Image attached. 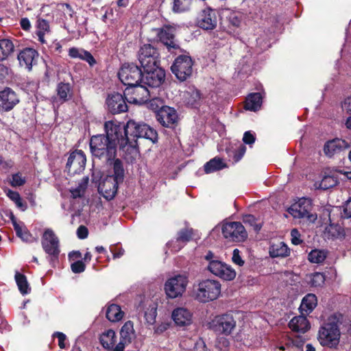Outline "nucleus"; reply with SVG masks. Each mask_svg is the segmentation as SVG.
<instances>
[{"mask_svg": "<svg viewBox=\"0 0 351 351\" xmlns=\"http://www.w3.org/2000/svg\"><path fill=\"white\" fill-rule=\"evenodd\" d=\"M246 152V147L244 145H240L239 147L233 150L232 152V157L233 160L234 162H239L244 156L245 153Z\"/></svg>", "mask_w": 351, "mask_h": 351, "instance_id": "864d4df0", "label": "nucleus"}, {"mask_svg": "<svg viewBox=\"0 0 351 351\" xmlns=\"http://www.w3.org/2000/svg\"><path fill=\"white\" fill-rule=\"evenodd\" d=\"M14 278L19 290L22 295H27L30 293L31 288L25 275L16 271Z\"/></svg>", "mask_w": 351, "mask_h": 351, "instance_id": "58836bf2", "label": "nucleus"}, {"mask_svg": "<svg viewBox=\"0 0 351 351\" xmlns=\"http://www.w3.org/2000/svg\"><path fill=\"white\" fill-rule=\"evenodd\" d=\"M38 55V51L34 48L25 47L19 52L17 58L19 64L30 71L33 65L36 64Z\"/></svg>", "mask_w": 351, "mask_h": 351, "instance_id": "5701e85b", "label": "nucleus"}, {"mask_svg": "<svg viewBox=\"0 0 351 351\" xmlns=\"http://www.w3.org/2000/svg\"><path fill=\"white\" fill-rule=\"evenodd\" d=\"M232 260L234 264L238 265L239 266H243L245 263L244 261L242 259L241 256H240L239 250L237 248L233 250Z\"/></svg>", "mask_w": 351, "mask_h": 351, "instance_id": "4d7b16f0", "label": "nucleus"}, {"mask_svg": "<svg viewBox=\"0 0 351 351\" xmlns=\"http://www.w3.org/2000/svg\"><path fill=\"white\" fill-rule=\"evenodd\" d=\"M110 251L112 253L114 258H118L121 257L124 254V250L117 246L110 247Z\"/></svg>", "mask_w": 351, "mask_h": 351, "instance_id": "0e129e2a", "label": "nucleus"}, {"mask_svg": "<svg viewBox=\"0 0 351 351\" xmlns=\"http://www.w3.org/2000/svg\"><path fill=\"white\" fill-rule=\"evenodd\" d=\"M7 196L14 202H15L16 200L19 201V199L21 197V195L19 192L14 191L10 189L8 191Z\"/></svg>", "mask_w": 351, "mask_h": 351, "instance_id": "338daca9", "label": "nucleus"}, {"mask_svg": "<svg viewBox=\"0 0 351 351\" xmlns=\"http://www.w3.org/2000/svg\"><path fill=\"white\" fill-rule=\"evenodd\" d=\"M26 180L21 173L18 172L12 176L11 185L13 187L21 186L25 184Z\"/></svg>", "mask_w": 351, "mask_h": 351, "instance_id": "3c124183", "label": "nucleus"}, {"mask_svg": "<svg viewBox=\"0 0 351 351\" xmlns=\"http://www.w3.org/2000/svg\"><path fill=\"white\" fill-rule=\"evenodd\" d=\"M86 190V185L83 184H79V185L70 190L71 197L73 199L80 198L84 196Z\"/></svg>", "mask_w": 351, "mask_h": 351, "instance_id": "603ef678", "label": "nucleus"}, {"mask_svg": "<svg viewBox=\"0 0 351 351\" xmlns=\"http://www.w3.org/2000/svg\"><path fill=\"white\" fill-rule=\"evenodd\" d=\"M53 337H56L58 339V346L61 349L65 348V340L66 339V335L61 332H56L53 333Z\"/></svg>", "mask_w": 351, "mask_h": 351, "instance_id": "bf43d9fd", "label": "nucleus"}, {"mask_svg": "<svg viewBox=\"0 0 351 351\" xmlns=\"http://www.w3.org/2000/svg\"><path fill=\"white\" fill-rule=\"evenodd\" d=\"M156 120L165 128H170L178 121V114L176 110L168 106H166L159 110L156 115Z\"/></svg>", "mask_w": 351, "mask_h": 351, "instance_id": "4be33fe9", "label": "nucleus"}, {"mask_svg": "<svg viewBox=\"0 0 351 351\" xmlns=\"http://www.w3.org/2000/svg\"><path fill=\"white\" fill-rule=\"evenodd\" d=\"M126 101L125 95L121 93H113L109 95L106 99L108 111L112 114L127 112L128 106L126 104Z\"/></svg>", "mask_w": 351, "mask_h": 351, "instance_id": "f3484780", "label": "nucleus"}, {"mask_svg": "<svg viewBox=\"0 0 351 351\" xmlns=\"http://www.w3.org/2000/svg\"><path fill=\"white\" fill-rule=\"evenodd\" d=\"M56 93L61 104L65 103L71 99L73 96V85L69 82H61L57 84Z\"/></svg>", "mask_w": 351, "mask_h": 351, "instance_id": "c85d7f7f", "label": "nucleus"}, {"mask_svg": "<svg viewBox=\"0 0 351 351\" xmlns=\"http://www.w3.org/2000/svg\"><path fill=\"white\" fill-rule=\"evenodd\" d=\"M256 138L254 135L250 132L247 131L244 133L243 141L247 145H252L255 142Z\"/></svg>", "mask_w": 351, "mask_h": 351, "instance_id": "052dcab7", "label": "nucleus"}, {"mask_svg": "<svg viewBox=\"0 0 351 351\" xmlns=\"http://www.w3.org/2000/svg\"><path fill=\"white\" fill-rule=\"evenodd\" d=\"M243 222L253 228L255 232L258 233L262 228L263 224L257 223V219L254 215L248 214L243 217Z\"/></svg>", "mask_w": 351, "mask_h": 351, "instance_id": "49530a36", "label": "nucleus"}, {"mask_svg": "<svg viewBox=\"0 0 351 351\" xmlns=\"http://www.w3.org/2000/svg\"><path fill=\"white\" fill-rule=\"evenodd\" d=\"M138 59L143 69H150L160 64L158 48L152 44H144L138 52Z\"/></svg>", "mask_w": 351, "mask_h": 351, "instance_id": "0eeeda50", "label": "nucleus"}, {"mask_svg": "<svg viewBox=\"0 0 351 351\" xmlns=\"http://www.w3.org/2000/svg\"><path fill=\"white\" fill-rule=\"evenodd\" d=\"M104 128L105 134L92 136L89 146L93 160L97 159L104 164H111L114 160L118 145L132 160L139 154L138 139L143 138L153 144L158 140L155 129L144 122L132 119L125 125L108 121Z\"/></svg>", "mask_w": 351, "mask_h": 351, "instance_id": "f257e3e1", "label": "nucleus"}, {"mask_svg": "<svg viewBox=\"0 0 351 351\" xmlns=\"http://www.w3.org/2000/svg\"><path fill=\"white\" fill-rule=\"evenodd\" d=\"M110 165H112L113 173L108 175V177H112L113 180L117 181L119 183H123L125 178V169L123 167V162L119 158H114Z\"/></svg>", "mask_w": 351, "mask_h": 351, "instance_id": "72a5a7b5", "label": "nucleus"}, {"mask_svg": "<svg viewBox=\"0 0 351 351\" xmlns=\"http://www.w3.org/2000/svg\"><path fill=\"white\" fill-rule=\"evenodd\" d=\"M10 219L12 221L16 236L19 237L22 241L26 243H32L36 240V239L33 237L32 234L26 227L23 228L17 223L16 219L13 214H11Z\"/></svg>", "mask_w": 351, "mask_h": 351, "instance_id": "473e14b6", "label": "nucleus"}, {"mask_svg": "<svg viewBox=\"0 0 351 351\" xmlns=\"http://www.w3.org/2000/svg\"><path fill=\"white\" fill-rule=\"evenodd\" d=\"M269 253L271 258H285L290 255V249L284 242L273 243Z\"/></svg>", "mask_w": 351, "mask_h": 351, "instance_id": "2f4dec72", "label": "nucleus"}, {"mask_svg": "<svg viewBox=\"0 0 351 351\" xmlns=\"http://www.w3.org/2000/svg\"><path fill=\"white\" fill-rule=\"evenodd\" d=\"M339 319L336 315L328 317L319 327L317 340L323 347L337 348L340 341L341 332Z\"/></svg>", "mask_w": 351, "mask_h": 351, "instance_id": "f03ea898", "label": "nucleus"}, {"mask_svg": "<svg viewBox=\"0 0 351 351\" xmlns=\"http://www.w3.org/2000/svg\"><path fill=\"white\" fill-rule=\"evenodd\" d=\"M80 60L87 62L90 66L96 64V60L93 55L86 50H83Z\"/></svg>", "mask_w": 351, "mask_h": 351, "instance_id": "6e6d98bb", "label": "nucleus"}, {"mask_svg": "<svg viewBox=\"0 0 351 351\" xmlns=\"http://www.w3.org/2000/svg\"><path fill=\"white\" fill-rule=\"evenodd\" d=\"M195 230L190 227H185L177 232L175 239L169 241L167 245L173 252L180 251L187 243L193 239Z\"/></svg>", "mask_w": 351, "mask_h": 351, "instance_id": "2eb2a0df", "label": "nucleus"}, {"mask_svg": "<svg viewBox=\"0 0 351 351\" xmlns=\"http://www.w3.org/2000/svg\"><path fill=\"white\" fill-rule=\"evenodd\" d=\"M226 167L227 165L223 162V159L219 157H215L206 162L204 169L206 173H210L221 170Z\"/></svg>", "mask_w": 351, "mask_h": 351, "instance_id": "4c0bfd02", "label": "nucleus"}, {"mask_svg": "<svg viewBox=\"0 0 351 351\" xmlns=\"http://www.w3.org/2000/svg\"><path fill=\"white\" fill-rule=\"evenodd\" d=\"M343 214L345 217L351 218V197L346 202L344 206Z\"/></svg>", "mask_w": 351, "mask_h": 351, "instance_id": "69168bd1", "label": "nucleus"}, {"mask_svg": "<svg viewBox=\"0 0 351 351\" xmlns=\"http://www.w3.org/2000/svg\"><path fill=\"white\" fill-rule=\"evenodd\" d=\"M171 317L176 326H186L191 324L193 314L186 308L178 307L173 311Z\"/></svg>", "mask_w": 351, "mask_h": 351, "instance_id": "393cba45", "label": "nucleus"}, {"mask_svg": "<svg viewBox=\"0 0 351 351\" xmlns=\"http://www.w3.org/2000/svg\"><path fill=\"white\" fill-rule=\"evenodd\" d=\"M327 256V252L322 250H313L308 255V260L313 263H322Z\"/></svg>", "mask_w": 351, "mask_h": 351, "instance_id": "c03bdc74", "label": "nucleus"}, {"mask_svg": "<svg viewBox=\"0 0 351 351\" xmlns=\"http://www.w3.org/2000/svg\"><path fill=\"white\" fill-rule=\"evenodd\" d=\"M221 232L224 238L233 242H243L247 238V232L241 222L239 221L224 223Z\"/></svg>", "mask_w": 351, "mask_h": 351, "instance_id": "9d476101", "label": "nucleus"}, {"mask_svg": "<svg viewBox=\"0 0 351 351\" xmlns=\"http://www.w3.org/2000/svg\"><path fill=\"white\" fill-rule=\"evenodd\" d=\"M116 334L115 332L109 329L106 332L103 334V336L101 339V343L105 347V343H106L107 347L109 346V344H114L115 342Z\"/></svg>", "mask_w": 351, "mask_h": 351, "instance_id": "8fccbe9b", "label": "nucleus"}, {"mask_svg": "<svg viewBox=\"0 0 351 351\" xmlns=\"http://www.w3.org/2000/svg\"><path fill=\"white\" fill-rule=\"evenodd\" d=\"M86 269L85 263L80 260H77L71 265V269L74 274H80L84 271Z\"/></svg>", "mask_w": 351, "mask_h": 351, "instance_id": "5fc2aeb1", "label": "nucleus"}, {"mask_svg": "<svg viewBox=\"0 0 351 351\" xmlns=\"http://www.w3.org/2000/svg\"><path fill=\"white\" fill-rule=\"evenodd\" d=\"M117 181H115L112 177L108 176L99 183L98 191L108 201L114 198L117 193L119 185Z\"/></svg>", "mask_w": 351, "mask_h": 351, "instance_id": "6ab92c4d", "label": "nucleus"}, {"mask_svg": "<svg viewBox=\"0 0 351 351\" xmlns=\"http://www.w3.org/2000/svg\"><path fill=\"white\" fill-rule=\"evenodd\" d=\"M57 8L58 10L62 13L65 21L71 20L73 19L75 12L70 4L60 3L58 4Z\"/></svg>", "mask_w": 351, "mask_h": 351, "instance_id": "de8ad7c7", "label": "nucleus"}, {"mask_svg": "<svg viewBox=\"0 0 351 351\" xmlns=\"http://www.w3.org/2000/svg\"><path fill=\"white\" fill-rule=\"evenodd\" d=\"M311 204L310 200L306 198L300 199L298 202L293 204L287 210L294 218L310 219Z\"/></svg>", "mask_w": 351, "mask_h": 351, "instance_id": "aec40b11", "label": "nucleus"}, {"mask_svg": "<svg viewBox=\"0 0 351 351\" xmlns=\"http://www.w3.org/2000/svg\"><path fill=\"white\" fill-rule=\"evenodd\" d=\"M145 104H146L147 108L154 111L156 114L165 106L164 100L159 97L148 99Z\"/></svg>", "mask_w": 351, "mask_h": 351, "instance_id": "a18cd8bd", "label": "nucleus"}, {"mask_svg": "<svg viewBox=\"0 0 351 351\" xmlns=\"http://www.w3.org/2000/svg\"><path fill=\"white\" fill-rule=\"evenodd\" d=\"M326 280V276L324 273L315 272L311 274L310 284L311 287H322Z\"/></svg>", "mask_w": 351, "mask_h": 351, "instance_id": "09e8293b", "label": "nucleus"}, {"mask_svg": "<svg viewBox=\"0 0 351 351\" xmlns=\"http://www.w3.org/2000/svg\"><path fill=\"white\" fill-rule=\"evenodd\" d=\"M193 61L188 55H180L171 66L172 73L180 82L186 81L193 73Z\"/></svg>", "mask_w": 351, "mask_h": 351, "instance_id": "423d86ee", "label": "nucleus"}, {"mask_svg": "<svg viewBox=\"0 0 351 351\" xmlns=\"http://www.w3.org/2000/svg\"><path fill=\"white\" fill-rule=\"evenodd\" d=\"M84 49H78L77 47H71L69 49V56L71 58H79L80 59V57H82V51H83Z\"/></svg>", "mask_w": 351, "mask_h": 351, "instance_id": "e2e57ef3", "label": "nucleus"}, {"mask_svg": "<svg viewBox=\"0 0 351 351\" xmlns=\"http://www.w3.org/2000/svg\"><path fill=\"white\" fill-rule=\"evenodd\" d=\"M14 46L10 39L0 40V61L5 60L13 51Z\"/></svg>", "mask_w": 351, "mask_h": 351, "instance_id": "ea45409f", "label": "nucleus"}, {"mask_svg": "<svg viewBox=\"0 0 351 351\" xmlns=\"http://www.w3.org/2000/svg\"><path fill=\"white\" fill-rule=\"evenodd\" d=\"M19 101L17 95L12 88L6 87L0 90L1 112H7L12 110Z\"/></svg>", "mask_w": 351, "mask_h": 351, "instance_id": "a211bd4d", "label": "nucleus"}, {"mask_svg": "<svg viewBox=\"0 0 351 351\" xmlns=\"http://www.w3.org/2000/svg\"><path fill=\"white\" fill-rule=\"evenodd\" d=\"M36 35L41 43H44V36L46 32H49V22L43 19H38L36 21Z\"/></svg>", "mask_w": 351, "mask_h": 351, "instance_id": "79ce46f5", "label": "nucleus"}, {"mask_svg": "<svg viewBox=\"0 0 351 351\" xmlns=\"http://www.w3.org/2000/svg\"><path fill=\"white\" fill-rule=\"evenodd\" d=\"M86 162V157L82 150H75L71 152L68 158L66 169L68 174L74 176L83 172Z\"/></svg>", "mask_w": 351, "mask_h": 351, "instance_id": "ddd939ff", "label": "nucleus"}, {"mask_svg": "<svg viewBox=\"0 0 351 351\" xmlns=\"http://www.w3.org/2000/svg\"><path fill=\"white\" fill-rule=\"evenodd\" d=\"M223 16L221 20L223 21V17L225 16L226 20L229 22L230 25L234 27H238L241 23V15L239 13L232 11L230 10H226L222 13Z\"/></svg>", "mask_w": 351, "mask_h": 351, "instance_id": "a19ab883", "label": "nucleus"}, {"mask_svg": "<svg viewBox=\"0 0 351 351\" xmlns=\"http://www.w3.org/2000/svg\"><path fill=\"white\" fill-rule=\"evenodd\" d=\"M124 315L121 306L116 304H111L107 306L106 317L111 322L120 321Z\"/></svg>", "mask_w": 351, "mask_h": 351, "instance_id": "c9c22d12", "label": "nucleus"}, {"mask_svg": "<svg viewBox=\"0 0 351 351\" xmlns=\"http://www.w3.org/2000/svg\"><path fill=\"white\" fill-rule=\"evenodd\" d=\"M291 243L293 245H299L302 243V240L300 239V234L299 231L296 229H292L291 231Z\"/></svg>", "mask_w": 351, "mask_h": 351, "instance_id": "13d9d810", "label": "nucleus"}, {"mask_svg": "<svg viewBox=\"0 0 351 351\" xmlns=\"http://www.w3.org/2000/svg\"><path fill=\"white\" fill-rule=\"evenodd\" d=\"M135 337L133 322L130 320L127 321L121 328L120 339L125 343H131Z\"/></svg>", "mask_w": 351, "mask_h": 351, "instance_id": "e433bc0d", "label": "nucleus"}, {"mask_svg": "<svg viewBox=\"0 0 351 351\" xmlns=\"http://www.w3.org/2000/svg\"><path fill=\"white\" fill-rule=\"evenodd\" d=\"M221 285L218 280L204 279L193 285V297L199 302L206 303L217 299Z\"/></svg>", "mask_w": 351, "mask_h": 351, "instance_id": "7ed1b4c3", "label": "nucleus"}, {"mask_svg": "<svg viewBox=\"0 0 351 351\" xmlns=\"http://www.w3.org/2000/svg\"><path fill=\"white\" fill-rule=\"evenodd\" d=\"M325 236L328 239H342L345 237V231L339 224L330 223L325 228Z\"/></svg>", "mask_w": 351, "mask_h": 351, "instance_id": "f704fd0d", "label": "nucleus"}, {"mask_svg": "<svg viewBox=\"0 0 351 351\" xmlns=\"http://www.w3.org/2000/svg\"><path fill=\"white\" fill-rule=\"evenodd\" d=\"M20 25L25 31H28L31 28V23L27 18H22L20 21Z\"/></svg>", "mask_w": 351, "mask_h": 351, "instance_id": "774afa93", "label": "nucleus"}, {"mask_svg": "<svg viewBox=\"0 0 351 351\" xmlns=\"http://www.w3.org/2000/svg\"><path fill=\"white\" fill-rule=\"evenodd\" d=\"M346 145L347 143L344 140L337 138H334L325 143L323 151L327 157L332 158L336 154L341 152L346 147Z\"/></svg>", "mask_w": 351, "mask_h": 351, "instance_id": "a878e982", "label": "nucleus"}, {"mask_svg": "<svg viewBox=\"0 0 351 351\" xmlns=\"http://www.w3.org/2000/svg\"><path fill=\"white\" fill-rule=\"evenodd\" d=\"M188 279L185 276L178 275L169 278L165 284V291L168 298L174 299L181 296L186 291Z\"/></svg>", "mask_w": 351, "mask_h": 351, "instance_id": "f8f14e48", "label": "nucleus"}, {"mask_svg": "<svg viewBox=\"0 0 351 351\" xmlns=\"http://www.w3.org/2000/svg\"><path fill=\"white\" fill-rule=\"evenodd\" d=\"M307 315H302L293 317L288 324L289 328L297 332L305 333L310 328V323L306 317Z\"/></svg>", "mask_w": 351, "mask_h": 351, "instance_id": "bb28decb", "label": "nucleus"}, {"mask_svg": "<svg viewBox=\"0 0 351 351\" xmlns=\"http://www.w3.org/2000/svg\"><path fill=\"white\" fill-rule=\"evenodd\" d=\"M156 36L167 49L169 52L173 53L175 50L180 49V45L176 38V29L171 25H164L156 29Z\"/></svg>", "mask_w": 351, "mask_h": 351, "instance_id": "1a4fd4ad", "label": "nucleus"}, {"mask_svg": "<svg viewBox=\"0 0 351 351\" xmlns=\"http://www.w3.org/2000/svg\"><path fill=\"white\" fill-rule=\"evenodd\" d=\"M217 25L216 11L210 8L202 10L197 20V25L205 30H213L217 27Z\"/></svg>", "mask_w": 351, "mask_h": 351, "instance_id": "412c9836", "label": "nucleus"}, {"mask_svg": "<svg viewBox=\"0 0 351 351\" xmlns=\"http://www.w3.org/2000/svg\"><path fill=\"white\" fill-rule=\"evenodd\" d=\"M77 237L80 239H84L87 238L88 235V228L85 226H80L77 230Z\"/></svg>", "mask_w": 351, "mask_h": 351, "instance_id": "680f3d73", "label": "nucleus"}, {"mask_svg": "<svg viewBox=\"0 0 351 351\" xmlns=\"http://www.w3.org/2000/svg\"><path fill=\"white\" fill-rule=\"evenodd\" d=\"M339 171L326 168L324 171V176L319 184L318 188L322 190H327L335 186L339 183Z\"/></svg>", "mask_w": 351, "mask_h": 351, "instance_id": "b1692460", "label": "nucleus"}, {"mask_svg": "<svg viewBox=\"0 0 351 351\" xmlns=\"http://www.w3.org/2000/svg\"><path fill=\"white\" fill-rule=\"evenodd\" d=\"M41 245L43 250L48 255L49 264L55 267L59 263L60 249L59 239L53 230L47 228L44 231Z\"/></svg>", "mask_w": 351, "mask_h": 351, "instance_id": "20e7f679", "label": "nucleus"}, {"mask_svg": "<svg viewBox=\"0 0 351 351\" xmlns=\"http://www.w3.org/2000/svg\"><path fill=\"white\" fill-rule=\"evenodd\" d=\"M184 102L186 106L192 108H198L201 105L202 93L195 87L189 88L184 93Z\"/></svg>", "mask_w": 351, "mask_h": 351, "instance_id": "cd10ccee", "label": "nucleus"}, {"mask_svg": "<svg viewBox=\"0 0 351 351\" xmlns=\"http://www.w3.org/2000/svg\"><path fill=\"white\" fill-rule=\"evenodd\" d=\"M317 305V298L314 293L306 294L302 300L299 311L302 315H309Z\"/></svg>", "mask_w": 351, "mask_h": 351, "instance_id": "c756f323", "label": "nucleus"}, {"mask_svg": "<svg viewBox=\"0 0 351 351\" xmlns=\"http://www.w3.org/2000/svg\"><path fill=\"white\" fill-rule=\"evenodd\" d=\"M193 0H173L172 10L175 13H181L189 11L192 5Z\"/></svg>", "mask_w": 351, "mask_h": 351, "instance_id": "37998d69", "label": "nucleus"}, {"mask_svg": "<svg viewBox=\"0 0 351 351\" xmlns=\"http://www.w3.org/2000/svg\"><path fill=\"white\" fill-rule=\"evenodd\" d=\"M139 83L138 85L128 86L123 93L128 102L135 104H143L149 98L147 88Z\"/></svg>", "mask_w": 351, "mask_h": 351, "instance_id": "9b49d317", "label": "nucleus"}, {"mask_svg": "<svg viewBox=\"0 0 351 351\" xmlns=\"http://www.w3.org/2000/svg\"><path fill=\"white\" fill-rule=\"evenodd\" d=\"M141 68L133 62L124 64L118 73L119 78L125 86L138 85L143 81Z\"/></svg>", "mask_w": 351, "mask_h": 351, "instance_id": "39448f33", "label": "nucleus"}, {"mask_svg": "<svg viewBox=\"0 0 351 351\" xmlns=\"http://www.w3.org/2000/svg\"><path fill=\"white\" fill-rule=\"evenodd\" d=\"M236 320L231 313H226L216 315L210 322V328L220 335H230L236 328Z\"/></svg>", "mask_w": 351, "mask_h": 351, "instance_id": "6e6552de", "label": "nucleus"}, {"mask_svg": "<svg viewBox=\"0 0 351 351\" xmlns=\"http://www.w3.org/2000/svg\"><path fill=\"white\" fill-rule=\"evenodd\" d=\"M143 81L145 85L150 87H159L165 80V71L160 65L150 69H143Z\"/></svg>", "mask_w": 351, "mask_h": 351, "instance_id": "4468645a", "label": "nucleus"}, {"mask_svg": "<svg viewBox=\"0 0 351 351\" xmlns=\"http://www.w3.org/2000/svg\"><path fill=\"white\" fill-rule=\"evenodd\" d=\"M263 103V96L261 93H250L245 99L244 108L247 110L256 112L258 110Z\"/></svg>", "mask_w": 351, "mask_h": 351, "instance_id": "7c9ffc66", "label": "nucleus"}, {"mask_svg": "<svg viewBox=\"0 0 351 351\" xmlns=\"http://www.w3.org/2000/svg\"><path fill=\"white\" fill-rule=\"evenodd\" d=\"M207 269L213 274L225 280H232L236 276L234 269L219 261H211Z\"/></svg>", "mask_w": 351, "mask_h": 351, "instance_id": "dca6fc26", "label": "nucleus"}]
</instances>
